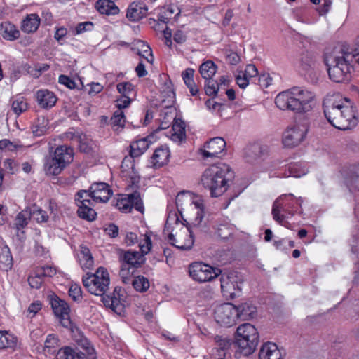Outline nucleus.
I'll use <instances>...</instances> for the list:
<instances>
[{
    "instance_id": "1",
    "label": "nucleus",
    "mask_w": 359,
    "mask_h": 359,
    "mask_svg": "<svg viewBox=\"0 0 359 359\" xmlns=\"http://www.w3.org/2000/svg\"><path fill=\"white\" fill-rule=\"evenodd\" d=\"M324 114L334 128L346 130L358 124L355 107L339 93L328 95L323 100Z\"/></svg>"
},
{
    "instance_id": "2",
    "label": "nucleus",
    "mask_w": 359,
    "mask_h": 359,
    "mask_svg": "<svg viewBox=\"0 0 359 359\" xmlns=\"http://www.w3.org/2000/svg\"><path fill=\"white\" fill-rule=\"evenodd\" d=\"M354 55L346 43L336 46L331 52L325 53L324 61L330 79L336 83H346L351 78Z\"/></svg>"
},
{
    "instance_id": "3",
    "label": "nucleus",
    "mask_w": 359,
    "mask_h": 359,
    "mask_svg": "<svg viewBox=\"0 0 359 359\" xmlns=\"http://www.w3.org/2000/svg\"><path fill=\"white\" fill-rule=\"evenodd\" d=\"M275 103L280 109H289L308 117L314 107V93L312 90L294 87L278 94Z\"/></svg>"
},
{
    "instance_id": "4",
    "label": "nucleus",
    "mask_w": 359,
    "mask_h": 359,
    "mask_svg": "<svg viewBox=\"0 0 359 359\" xmlns=\"http://www.w3.org/2000/svg\"><path fill=\"white\" fill-rule=\"evenodd\" d=\"M232 177L233 172L228 165H212L204 170L200 183L210 191L212 197H218L228 189V181Z\"/></svg>"
},
{
    "instance_id": "5",
    "label": "nucleus",
    "mask_w": 359,
    "mask_h": 359,
    "mask_svg": "<svg viewBox=\"0 0 359 359\" xmlns=\"http://www.w3.org/2000/svg\"><path fill=\"white\" fill-rule=\"evenodd\" d=\"M163 234L171 245L180 250H189L194 245L191 231L179 222L176 213L168 215Z\"/></svg>"
},
{
    "instance_id": "6",
    "label": "nucleus",
    "mask_w": 359,
    "mask_h": 359,
    "mask_svg": "<svg viewBox=\"0 0 359 359\" xmlns=\"http://www.w3.org/2000/svg\"><path fill=\"white\" fill-rule=\"evenodd\" d=\"M176 205L180 213L184 214L194 226L201 224L204 217V204L200 196L182 191L176 197Z\"/></svg>"
},
{
    "instance_id": "7",
    "label": "nucleus",
    "mask_w": 359,
    "mask_h": 359,
    "mask_svg": "<svg viewBox=\"0 0 359 359\" xmlns=\"http://www.w3.org/2000/svg\"><path fill=\"white\" fill-rule=\"evenodd\" d=\"M259 342V333L257 328L250 323H245L237 327L236 336V353L244 356L252 354Z\"/></svg>"
},
{
    "instance_id": "8",
    "label": "nucleus",
    "mask_w": 359,
    "mask_h": 359,
    "mask_svg": "<svg viewBox=\"0 0 359 359\" xmlns=\"http://www.w3.org/2000/svg\"><path fill=\"white\" fill-rule=\"evenodd\" d=\"M300 205V200L294 198L292 194L282 195L273 204V219L279 224L289 228L290 223L285 219L292 217Z\"/></svg>"
},
{
    "instance_id": "9",
    "label": "nucleus",
    "mask_w": 359,
    "mask_h": 359,
    "mask_svg": "<svg viewBox=\"0 0 359 359\" xmlns=\"http://www.w3.org/2000/svg\"><path fill=\"white\" fill-rule=\"evenodd\" d=\"M83 284L92 294L104 297L110 283L109 274L104 267H99L94 273H87Z\"/></svg>"
},
{
    "instance_id": "10",
    "label": "nucleus",
    "mask_w": 359,
    "mask_h": 359,
    "mask_svg": "<svg viewBox=\"0 0 359 359\" xmlns=\"http://www.w3.org/2000/svg\"><path fill=\"white\" fill-rule=\"evenodd\" d=\"M221 290L223 295L233 299L239 296L243 285V278L237 271L220 273Z\"/></svg>"
},
{
    "instance_id": "11",
    "label": "nucleus",
    "mask_w": 359,
    "mask_h": 359,
    "mask_svg": "<svg viewBox=\"0 0 359 359\" xmlns=\"http://www.w3.org/2000/svg\"><path fill=\"white\" fill-rule=\"evenodd\" d=\"M309 128V123H298L288 127L282 135L283 147L287 149H293L299 146L304 140Z\"/></svg>"
},
{
    "instance_id": "12",
    "label": "nucleus",
    "mask_w": 359,
    "mask_h": 359,
    "mask_svg": "<svg viewBox=\"0 0 359 359\" xmlns=\"http://www.w3.org/2000/svg\"><path fill=\"white\" fill-rule=\"evenodd\" d=\"M189 273L191 278L198 283L211 281L217 277L221 270L205 264L203 262H196L190 264Z\"/></svg>"
},
{
    "instance_id": "13",
    "label": "nucleus",
    "mask_w": 359,
    "mask_h": 359,
    "mask_svg": "<svg viewBox=\"0 0 359 359\" xmlns=\"http://www.w3.org/2000/svg\"><path fill=\"white\" fill-rule=\"evenodd\" d=\"M216 322L223 326L231 327L236 324L238 319V309L230 303L218 306L214 312Z\"/></svg>"
},
{
    "instance_id": "14",
    "label": "nucleus",
    "mask_w": 359,
    "mask_h": 359,
    "mask_svg": "<svg viewBox=\"0 0 359 359\" xmlns=\"http://www.w3.org/2000/svg\"><path fill=\"white\" fill-rule=\"evenodd\" d=\"M314 67V47L311 43L304 46L299 57L298 69L304 76H311Z\"/></svg>"
},
{
    "instance_id": "15",
    "label": "nucleus",
    "mask_w": 359,
    "mask_h": 359,
    "mask_svg": "<svg viewBox=\"0 0 359 359\" xmlns=\"http://www.w3.org/2000/svg\"><path fill=\"white\" fill-rule=\"evenodd\" d=\"M116 207L124 212H130L133 208L140 212H143L144 210L142 201L137 192L120 197L117 200Z\"/></svg>"
},
{
    "instance_id": "16",
    "label": "nucleus",
    "mask_w": 359,
    "mask_h": 359,
    "mask_svg": "<svg viewBox=\"0 0 359 359\" xmlns=\"http://www.w3.org/2000/svg\"><path fill=\"white\" fill-rule=\"evenodd\" d=\"M225 147L226 142L223 138L214 137L204 144L200 149V153L204 159L215 158L219 157Z\"/></svg>"
},
{
    "instance_id": "17",
    "label": "nucleus",
    "mask_w": 359,
    "mask_h": 359,
    "mask_svg": "<svg viewBox=\"0 0 359 359\" xmlns=\"http://www.w3.org/2000/svg\"><path fill=\"white\" fill-rule=\"evenodd\" d=\"M51 307L55 315L59 318L61 325L65 327L71 326L69 318V307L67 302L57 297L53 298L50 301Z\"/></svg>"
},
{
    "instance_id": "18",
    "label": "nucleus",
    "mask_w": 359,
    "mask_h": 359,
    "mask_svg": "<svg viewBox=\"0 0 359 359\" xmlns=\"http://www.w3.org/2000/svg\"><path fill=\"white\" fill-rule=\"evenodd\" d=\"M91 198L95 203H106L112 195L109 186L104 182L94 183L90 187Z\"/></svg>"
},
{
    "instance_id": "19",
    "label": "nucleus",
    "mask_w": 359,
    "mask_h": 359,
    "mask_svg": "<svg viewBox=\"0 0 359 359\" xmlns=\"http://www.w3.org/2000/svg\"><path fill=\"white\" fill-rule=\"evenodd\" d=\"M215 341L216 347L211 350L208 359H226L228 351L231 345V340L226 337L216 336Z\"/></svg>"
},
{
    "instance_id": "20",
    "label": "nucleus",
    "mask_w": 359,
    "mask_h": 359,
    "mask_svg": "<svg viewBox=\"0 0 359 359\" xmlns=\"http://www.w3.org/2000/svg\"><path fill=\"white\" fill-rule=\"evenodd\" d=\"M34 97L38 105L44 109H49L53 107L57 100L55 93L48 89L38 90Z\"/></svg>"
},
{
    "instance_id": "21",
    "label": "nucleus",
    "mask_w": 359,
    "mask_h": 359,
    "mask_svg": "<svg viewBox=\"0 0 359 359\" xmlns=\"http://www.w3.org/2000/svg\"><path fill=\"white\" fill-rule=\"evenodd\" d=\"M165 135L174 142H182L186 138L185 123L180 118H175L172 129L165 133Z\"/></svg>"
},
{
    "instance_id": "22",
    "label": "nucleus",
    "mask_w": 359,
    "mask_h": 359,
    "mask_svg": "<svg viewBox=\"0 0 359 359\" xmlns=\"http://www.w3.org/2000/svg\"><path fill=\"white\" fill-rule=\"evenodd\" d=\"M148 8L143 2H133L127 10L126 17L131 21H138L145 17Z\"/></svg>"
},
{
    "instance_id": "23",
    "label": "nucleus",
    "mask_w": 359,
    "mask_h": 359,
    "mask_svg": "<svg viewBox=\"0 0 359 359\" xmlns=\"http://www.w3.org/2000/svg\"><path fill=\"white\" fill-rule=\"evenodd\" d=\"M281 351L274 343L268 342L263 344L259 352V359H282Z\"/></svg>"
},
{
    "instance_id": "24",
    "label": "nucleus",
    "mask_w": 359,
    "mask_h": 359,
    "mask_svg": "<svg viewBox=\"0 0 359 359\" xmlns=\"http://www.w3.org/2000/svg\"><path fill=\"white\" fill-rule=\"evenodd\" d=\"M53 157L65 168L73 161L74 151L71 147L60 146L55 149Z\"/></svg>"
},
{
    "instance_id": "25",
    "label": "nucleus",
    "mask_w": 359,
    "mask_h": 359,
    "mask_svg": "<svg viewBox=\"0 0 359 359\" xmlns=\"http://www.w3.org/2000/svg\"><path fill=\"white\" fill-rule=\"evenodd\" d=\"M123 259L126 266L133 269L140 267L144 262V255L137 251L128 250L123 253Z\"/></svg>"
},
{
    "instance_id": "26",
    "label": "nucleus",
    "mask_w": 359,
    "mask_h": 359,
    "mask_svg": "<svg viewBox=\"0 0 359 359\" xmlns=\"http://www.w3.org/2000/svg\"><path fill=\"white\" fill-rule=\"evenodd\" d=\"M40 22L41 20L38 15L28 14L21 22V30L27 34L34 33L38 29Z\"/></svg>"
},
{
    "instance_id": "27",
    "label": "nucleus",
    "mask_w": 359,
    "mask_h": 359,
    "mask_svg": "<svg viewBox=\"0 0 359 359\" xmlns=\"http://www.w3.org/2000/svg\"><path fill=\"white\" fill-rule=\"evenodd\" d=\"M238 318L248 320L257 316V307L251 302L247 301L241 303L238 307Z\"/></svg>"
},
{
    "instance_id": "28",
    "label": "nucleus",
    "mask_w": 359,
    "mask_h": 359,
    "mask_svg": "<svg viewBox=\"0 0 359 359\" xmlns=\"http://www.w3.org/2000/svg\"><path fill=\"white\" fill-rule=\"evenodd\" d=\"M0 34L3 39L13 41L20 37V33L13 24L6 21L0 25Z\"/></svg>"
},
{
    "instance_id": "29",
    "label": "nucleus",
    "mask_w": 359,
    "mask_h": 359,
    "mask_svg": "<svg viewBox=\"0 0 359 359\" xmlns=\"http://www.w3.org/2000/svg\"><path fill=\"white\" fill-rule=\"evenodd\" d=\"M170 158V151L167 147L157 148L152 156V163L156 168L167 164Z\"/></svg>"
},
{
    "instance_id": "30",
    "label": "nucleus",
    "mask_w": 359,
    "mask_h": 359,
    "mask_svg": "<svg viewBox=\"0 0 359 359\" xmlns=\"http://www.w3.org/2000/svg\"><path fill=\"white\" fill-rule=\"evenodd\" d=\"M78 258L82 269H90L93 266V258L90 250L87 247L84 245L80 246Z\"/></svg>"
},
{
    "instance_id": "31",
    "label": "nucleus",
    "mask_w": 359,
    "mask_h": 359,
    "mask_svg": "<svg viewBox=\"0 0 359 359\" xmlns=\"http://www.w3.org/2000/svg\"><path fill=\"white\" fill-rule=\"evenodd\" d=\"M97 10L101 14L116 15L118 13L119 9L115 3L111 0H99L96 3Z\"/></svg>"
},
{
    "instance_id": "32",
    "label": "nucleus",
    "mask_w": 359,
    "mask_h": 359,
    "mask_svg": "<svg viewBox=\"0 0 359 359\" xmlns=\"http://www.w3.org/2000/svg\"><path fill=\"white\" fill-rule=\"evenodd\" d=\"M135 49L137 51V54L142 58H144L149 64H152L154 62V56L152 50L150 46L142 41H137L135 44Z\"/></svg>"
},
{
    "instance_id": "33",
    "label": "nucleus",
    "mask_w": 359,
    "mask_h": 359,
    "mask_svg": "<svg viewBox=\"0 0 359 359\" xmlns=\"http://www.w3.org/2000/svg\"><path fill=\"white\" fill-rule=\"evenodd\" d=\"M150 143L147 138H142L133 142L130 144V156L138 157L143 154L149 148Z\"/></svg>"
},
{
    "instance_id": "34",
    "label": "nucleus",
    "mask_w": 359,
    "mask_h": 359,
    "mask_svg": "<svg viewBox=\"0 0 359 359\" xmlns=\"http://www.w3.org/2000/svg\"><path fill=\"white\" fill-rule=\"evenodd\" d=\"M55 158H48L44 164V171L48 175H57L65 168Z\"/></svg>"
},
{
    "instance_id": "35",
    "label": "nucleus",
    "mask_w": 359,
    "mask_h": 359,
    "mask_svg": "<svg viewBox=\"0 0 359 359\" xmlns=\"http://www.w3.org/2000/svg\"><path fill=\"white\" fill-rule=\"evenodd\" d=\"M102 302L104 304L109 307L113 311L118 314H121L123 311L124 305L121 301V299L115 296L114 293V296H104L102 297Z\"/></svg>"
},
{
    "instance_id": "36",
    "label": "nucleus",
    "mask_w": 359,
    "mask_h": 359,
    "mask_svg": "<svg viewBox=\"0 0 359 359\" xmlns=\"http://www.w3.org/2000/svg\"><path fill=\"white\" fill-rule=\"evenodd\" d=\"M194 70L191 68H187L182 73L183 81L189 89L190 93L193 96L196 95L198 92V89L194 81Z\"/></svg>"
},
{
    "instance_id": "37",
    "label": "nucleus",
    "mask_w": 359,
    "mask_h": 359,
    "mask_svg": "<svg viewBox=\"0 0 359 359\" xmlns=\"http://www.w3.org/2000/svg\"><path fill=\"white\" fill-rule=\"evenodd\" d=\"M30 218V209L28 208H26L17 215L15 220V225L18 230V236L21 237L20 234V229H23L28 224Z\"/></svg>"
},
{
    "instance_id": "38",
    "label": "nucleus",
    "mask_w": 359,
    "mask_h": 359,
    "mask_svg": "<svg viewBox=\"0 0 359 359\" xmlns=\"http://www.w3.org/2000/svg\"><path fill=\"white\" fill-rule=\"evenodd\" d=\"M17 345V338L7 331H0V349L14 348Z\"/></svg>"
},
{
    "instance_id": "39",
    "label": "nucleus",
    "mask_w": 359,
    "mask_h": 359,
    "mask_svg": "<svg viewBox=\"0 0 359 359\" xmlns=\"http://www.w3.org/2000/svg\"><path fill=\"white\" fill-rule=\"evenodd\" d=\"M93 205V203H91V204H84L81 203V205L78 206V215L81 218L88 221L94 220L97 214L96 212L91 208Z\"/></svg>"
},
{
    "instance_id": "40",
    "label": "nucleus",
    "mask_w": 359,
    "mask_h": 359,
    "mask_svg": "<svg viewBox=\"0 0 359 359\" xmlns=\"http://www.w3.org/2000/svg\"><path fill=\"white\" fill-rule=\"evenodd\" d=\"M216 65L211 60H207L202 63L199 67V72L204 79H211L217 72Z\"/></svg>"
},
{
    "instance_id": "41",
    "label": "nucleus",
    "mask_w": 359,
    "mask_h": 359,
    "mask_svg": "<svg viewBox=\"0 0 359 359\" xmlns=\"http://www.w3.org/2000/svg\"><path fill=\"white\" fill-rule=\"evenodd\" d=\"M346 184L352 194H357L359 193V168L346 178Z\"/></svg>"
},
{
    "instance_id": "42",
    "label": "nucleus",
    "mask_w": 359,
    "mask_h": 359,
    "mask_svg": "<svg viewBox=\"0 0 359 359\" xmlns=\"http://www.w3.org/2000/svg\"><path fill=\"white\" fill-rule=\"evenodd\" d=\"M131 284L135 290L140 292L147 291L150 285L148 279L142 276H138L133 279Z\"/></svg>"
},
{
    "instance_id": "43",
    "label": "nucleus",
    "mask_w": 359,
    "mask_h": 359,
    "mask_svg": "<svg viewBox=\"0 0 359 359\" xmlns=\"http://www.w3.org/2000/svg\"><path fill=\"white\" fill-rule=\"evenodd\" d=\"M111 125L114 130H118L125 126L126 118L121 110H117L114 112L110 121Z\"/></svg>"
},
{
    "instance_id": "44",
    "label": "nucleus",
    "mask_w": 359,
    "mask_h": 359,
    "mask_svg": "<svg viewBox=\"0 0 359 359\" xmlns=\"http://www.w3.org/2000/svg\"><path fill=\"white\" fill-rule=\"evenodd\" d=\"M79 345L86 350L87 354L89 356V358H87L85 353H76L77 359H96V357L95 356V349L93 346H90V343L86 339H81Z\"/></svg>"
},
{
    "instance_id": "45",
    "label": "nucleus",
    "mask_w": 359,
    "mask_h": 359,
    "mask_svg": "<svg viewBox=\"0 0 359 359\" xmlns=\"http://www.w3.org/2000/svg\"><path fill=\"white\" fill-rule=\"evenodd\" d=\"M11 107L14 113L20 115L27 109V103L25 99L22 97H18L13 98L12 100Z\"/></svg>"
},
{
    "instance_id": "46",
    "label": "nucleus",
    "mask_w": 359,
    "mask_h": 359,
    "mask_svg": "<svg viewBox=\"0 0 359 359\" xmlns=\"http://www.w3.org/2000/svg\"><path fill=\"white\" fill-rule=\"evenodd\" d=\"M48 121L44 117L37 119L36 123L32 128L33 133L35 136H41L48 130Z\"/></svg>"
},
{
    "instance_id": "47",
    "label": "nucleus",
    "mask_w": 359,
    "mask_h": 359,
    "mask_svg": "<svg viewBox=\"0 0 359 359\" xmlns=\"http://www.w3.org/2000/svg\"><path fill=\"white\" fill-rule=\"evenodd\" d=\"M59 346V340L54 334H48L44 342L43 351L48 353H52L55 351Z\"/></svg>"
},
{
    "instance_id": "48",
    "label": "nucleus",
    "mask_w": 359,
    "mask_h": 359,
    "mask_svg": "<svg viewBox=\"0 0 359 359\" xmlns=\"http://www.w3.org/2000/svg\"><path fill=\"white\" fill-rule=\"evenodd\" d=\"M29 208L30 209L31 217H32L37 222L41 223L48 221V215L41 208L35 205Z\"/></svg>"
},
{
    "instance_id": "49",
    "label": "nucleus",
    "mask_w": 359,
    "mask_h": 359,
    "mask_svg": "<svg viewBox=\"0 0 359 359\" xmlns=\"http://www.w3.org/2000/svg\"><path fill=\"white\" fill-rule=\"evenodd\" d=\"M43 282V278L42 277V273H41V272H38L36 269L28 277V283L32 288H40Z\"/></svg>"
},
{
    "instance_id": "50",
    "label": "nucleus",
    "mask_w": 359,
    "mask_h": 359,
    "mask_svg": "<svg viewBox=\"0 0 359 359\" xmlns=\"http://www.w3.org/2000/svg\"><path fill=\"white\" fill-rule=\"evenodd\" d=\"M142 238L139 242V247L141 251V253L144 255L149 252L152 247V243L151 240V237L147 233H145L142 236Z\"/></svg>"
},
{
    "instance_id": "51",
    "label": "nucleus",
    "mask_w": 359,
    "mask_h": 359,
    "mask_svg": "<svg viewBox=\"0 0 359 359\" xmlns=\"http://www.w3.org/2000/svg\"><path fill=\"white\" fill-rule=\"evenodd\" d=\"M89 198H91V191L88 192L85 190L79 191L75 198L76 203L77 206L81 205V203L84 204H91V203H94L93 200H90Z\"/></svg>"
},
{
    "instance_id": "52",
    "label": "nucleus",
    "mask_w": 359,
    "mask_h": 359,
    "mask_svg": "<svg viewBox=\"0 0 359 359\" xmlns=\"http://www.w3.org/2000/svg\"><path fill=\"white\" fill-rule=\"evenodd\" d=\"M332 4V0H316V5H319L318 8H316V11L320 15H325L330 10Z\"/></svg>"
},
{
    "instance_id": "53",
    "label": "nucleus",
    "mask_w": 359,
    "mask_h": 359,
    "mask_svg": "<svg viewBox=\"0 0 359 359\" xmlns=\"http://www.w3.org/2000/svg\"><path fill=\"white\" fill-rule=\"evenodd\" d=\"M75 351L69 346L61 348L57 353V359H74Z\"/></svg>"
},
{
    "instance_id": "54",
    "label": "nucleus",
    "mask_w": 359,
    "mask_h": 359,
    "mask_svg": "<svg viewBox=\"0 0 359 359\" xmlns=\"http://www.w3.org/2000/svg\"><path fill=\"white\" fill-rule=\"evenodd\" d=\"M131 267L123 264L119 275L122 281L125 284H130L133 280V274L134 271H130Z\"/></svg>"
},
{
    "instance_id": "55",
    "label": "nucleus",
    "mask_w": 359,
    "mask_h": 359,
    "mask_svg": "<svg viewBox=\"0 0 359 359\" xmlns=\"http://www.w3.org/2000/svg\"><path fill=\"white\" fill-rule=\"evenodd\" d=\"M162 104L164 107L168 108L175 102V95L173 90L169 89L166 93H162Z\"/></svg>"
},
{
    "instance_id": "56",
    "label": "nucleus",
    "mask_w": 359,
    "mask_h": 359,
    "mask_svg": "<svg viewBox=\"0 0 359 359\" xmlns=\"http://www.w3.org/2000/svg\"><path fill=\"white\" fill-rule=\"evenodd\" d=\"M205 85V91L207 95H216L219 90V84L212 79H206Z\"/></svg>"
},
{
    "instance_id": "57",
    "label": "nucleus",
    "mask_w": 359,
    "mask_h": 359,
    "mask_svg": "<svg viewBox=\"0 0 359 359\" xmlns=\"http://www.w3.org/2000/svg\"><path fill=\"white\" fill-rule=\"evenodd\" d=\"M69 295L75 302H80L82 299L81 288L76 284H73L69 290Z\"/></svg>"
},
{
    "instance_id": "58",
    "label": "nucleus",
    "mask_w": 359,
    "mask_h": 359,
    "mask_svg": "<svg viewBox=\"0 0 359 359\" xmlns=\"http://www.w3.org/2000/svg\"><path fill=\"white\" fill-rule=\"evenodd\" d=\"M117 90L120 94L124 96H129L133 90V86L129 82H122L117 84Z\"/></svg>"
},
{
    "instance_id": "59",
    "label": "nucleus",
    "mask_w": 359,
    "mask_h": 359,
    "mask_svg": "<svg viewBox=\"0 0 359 359\" xmlns=\"http://www.w3.org/2000/svg\"><path fill=\"white\" fill-rule=\"evenodd\" d=\"M2 255H0V262L5 263L7 266L12 265V256L10 250L7 246H4L1 249Z\"/></svg>"
},
{
    "instance_id": "60",
    "label": "nucleus",
    "mask_w": 359,
    "mask_h": 359,
    "mask_svg": "<svg viewBox=\"0 0 359 359\" xmlns=\"http://www.w3.org/2000/svg\"><path fill=\"white\" fill-rule=\"evenodd\" d=\"M250 81L251 78L255 77L258 74V71L254 65L249 64L246 66L244 71H240Z\"/></svg>"
},
{
    "instance_id": "61",
    "label": "nucleus",
    "mask_w": 359,
    "mask_h": 359,
    "mask_svg": "<svg viewBox=\"0 0 359 359\" xmlns=\"http://www.w3.org/2000/svg\"><path fill=\"white\" fill-rule=\"evenodd\" d=\"M41 303L39 301L32 303L27 309V316L30 318L34 317L41 309Z\"/></svg>"
},
{
    "instance_id": "62",
    "label": "nucleus",
    "mask_w": 359,
    "mask_h": 359,
    "mask_svg": "<svg viewBox=\"0 0 359 359\" xmlns=\"http://www.w3.org/2000/svg\"><path fill=\"white\" fill-rule=\"evenodd\" d=\"M236 81L237 84L241 88H245L249 84V80L240 71L236 75Z\"/></svg>"
},
{
    "instance_id": "63",
    "label": "nucleus",
    "mask_w": 359,
    "mask_h": 359,
    "mask_svg": "<svg viewBox=\"0 0 359 359\" xmlns=\"http://www.w3.org/2000/svg\"><path fill=\"white\" fill-rule=\"evenodd\" d=\"M59 83L62 84L69 89H74L76 87L75 82L71 79L69 77L65 75H61L59 77Z\"/></svg>"
},
{
    "instance_id": "64",
    "label": "nucleus",
    "mask_w": 359,
    "mask_h": 359,
    "mask_svg": "<svg viewBox=\"0 0 359 359\" xmlns=\"http://www.w3.org/2000/svg\"><path fill=\"white\" fill-rule=\"evenodd\" d=\"M104 231L111 238H115L118 234V227L115 224H110L105 227Z\"/></svg>"
}]
</instances>
